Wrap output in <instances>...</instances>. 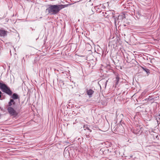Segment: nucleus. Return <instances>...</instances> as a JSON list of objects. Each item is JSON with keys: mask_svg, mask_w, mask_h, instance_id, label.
Segmentation results:
<instances>
[{"mask_svg": "<svg viewBox=\"0 0 160 160\" xmlns=\"http://www.w3.org/2000/svg\"><path fill=\"white\" fill-rule=\"evenodd\" d=\"M94 92V91L91 89L87 90V93L90 98L92 97V95L93 93Z\"/></svg>", "mask_w": 160, "mask_h": 160, "instance_id": "nucleus-4", "label": "nucleus"}, {"mask_svg": "<svg viewBox=\"0 0 160 160\" xmlns=\"http://www.w3.org/2000/svg\"><path fill=\"white\" fill-rule=\"evenodd\" d=\"M119 77L118 76H117L116 77V80L117 81V83H118V82H119Z\"/></svg>", "mask_w": 160, "mask_h": 160, "instance_id": "nucleus-8", "label": "nucleus"}, {"mask_svg": "<svg viewBox=\"0 0 160 160\" xmlns=\"http://www.w3.org/2000/svg\"><path fill=\"white\" fill-rule=\"evenodd\" d=\"M1 93H2L0 91V98L1 97Z\"/></svg>", "mask_w": 160, "mask_h": 160, "instance_id": "nucleus-11", "label": "nucleus"}, {"mask_svg": "<svg viewBox=\"0 0 160 160\" xmlns=\"http://www.w3.org/2000/svg\"><path fill=\"white\" fill-rule=\"evenodd\" d=\"M68 4L65 5H53L48 6V8L46 9V11L51 14H56L62 9L67 7Z\"/></svg>", "mask_w": 160, "mask_h": 160, "instance_id": "nucleus-1", "label": "nucleus"}, {"mask_svg": "<svg viewBox=\"0 0 160 160\" xmlns=\"http://www.w3.org/2000/svg\"><path fill=\"white\" fill-rule=\"evenodd\" d=\"M142 68L143 69V70L145 71L146 72H148V70L147 69H145L143 67H142Z\"/></svg>", "mask_w": 160, "mask_h": 160, "instance_id": "nucleus-9", "label": "nucleus"}, {"mask_svg": "<svg viewBox=\"0 0 160 160\" xmlns=\"http://www.w3.org/2000/svg\"><path fill=\"white\" fill-rule=\"evenodd\" d=\"M16 104L15 102L14 101V100L12 99H11L10 100V101L8 102V106L9 107H11V106L13 105H15Z\"/></svg>", "mask_w": 160, "mask_h": 160, "instance_id": "nucleus-6", "label": "nucleus"}, {"mask_svg": "<svg viewBox=\"0 0 160 160\" xmlns=\"http://www.w3.org/2000/svg\"><path fill=\"white\" fill-rule=\"evenodd\" d=\"M4 84L3 83H2L0 82V88H1L3 85Z\"/></svg>", "mask_w": 160, "mask_h": 160, "instance_id": "nucleus-10", "label": "nucleus"}, {"mask_svg": "<svg viewBox=\"0 0 160 160\" xmlns=\"http://www.w3.org/2000/svg\"><path fill=\"white\" fill-rule=\"evenodd\" d=\"M18 95L16 93H14L12 94V98L13 99H17L18 98Z\"/></svg>", "mask_w": 160, "mask_h": 160, "instance_id": "nucleus-7", "label": "nucleus"}, {"mask_svg": "<svg viewBox=\"0 0 160 160\" xmlns=\"http://www.w3.org/2000/svg\"><path fill=\"white\" fill-rule=\"evenodd\" d=\"M7 109L8 112L10 115L12 116L17 115V112L13 108L11 107H9Z\"/></svg>", "mask_w": 160, "mask_h": 160, "instance_id": "nucleus-3", "label": "nucleus"}, {"mask_svg": "<svg viewBox=\"0 0 160 160\" xmlns=\"http://www.w3.org/2000/svg\"><path fill=\"white\" fill-rule=\"evenodd\" d=\"M7 32L3 30H0V36L1 37H4L7 35Z\"/></svg>", "mask_w": 160, "mask_h": 160, "instance_id": "nucleus-5", "label": "nucleus"}, {"mask_svg": "<svg viewBox=\"0 0 160 160\" xmlns=\"http://www.w3.org/2000/svg\"><path fill=\"white\" fill-rule=\"evenodd\" d=\"M1 89H2L3 92L8 95H10L12 94L11 91L5 84H4Z\"/></svg>", "mask_w": 160, "mask_h": 160, "instance_id": "nucleus-2", "label": "nucleus"}]
</instances>
